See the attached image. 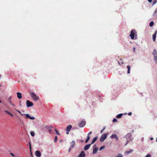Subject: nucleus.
I'll return each instance as SVG.
<instances>
[{"label":"nucleus","mask_w":157,"mask_h":157,"mask_svg":"<svg viewBox=\"0 0 157 157\" xmlns=\"http://www.w3.org/2000/svg\"><path fill=\"white\" fill-rule=\"evenodd\" d=\"M86 124V122L81 121L80 123L78 124V126L79 127H83Z\"/></svg>","instance_id":"nucleus-7"},{"label":"nucleus","mask_w":157,"mask_h":157,"mask_svg":"<svg viewBox=\"0 0 157 157\" xmlns=\"http://www.w3.org/2000/svg\"><path fill=\"white\" fill-rule=\"evenodd\" d=\"M90 136H87V138L85 140V142L86 143H87L88 141L90 139Z\"/></svg>","instance_id":"nucleus-22"},{"label":"nucleus","mask_w":157,"mask_h":157,"mask_svg":"<svg viewBox=\"0 0 157 157\" xmlns=\"http://www.w3.org/2000/svg\"><path fill=\"white\" fill-rule=\"evenodd\" d=\"M123 114H119L117 115V116L116 117L117 118H121L122 117V116Z\"/></svg>","instance_id":"nucleus-21"},{"label":"nucleus","mask_w":157,"mask_h":157,"mask_svg":"<svg viewBox=\"0 0 157 157\" xmlns=\"http://www.w3.org/2000/svg\"><path fill=\"white\" fill-rule=\"evenodd\" d=\"M16 110L19 113H21V112L20 111H19L17 110V109H16Z\"/></svg>","instance_id":"nucleus-41"},{"label":"nucleus","mask_w":157,"mask_h":157,"mask_svg":"<svg viewBox=\"0 0 157 157\" xmlns=\"http://www.w3.org/2000/svg\"><path fill=\"white\" fill-rule=\"evenodd\" d=\"M108 135L107 133L103 134L101 137L100 141V142H103L106 138Z\"/></svg>","instance_id":"nucleus-3"},{"label":"nucleus","mask_w":157,"mask_h":157,"mask_svg":"<svg viewBox=\"0 0 157 157\" xmlns=\"http://www.w3.org/2000/svg\"><path fill=\"white\" fill-rule=\"evenodd\" d=\"M11 98V97H10L8 99L9 100H10V98Z\"/></svg>","instance_id":"nucleus-44"},{"label":"nucleus","mask_w":157,"mask_h":157,"mask_svg":"<svg viewBox=\"0 0 157 157\" xmlns=\"http://www.w3.org/2000/svg\"><path fill=\"white\" fill-rule=\"evenodd\" d=\"M85 154L83 151H81V153L79 154L78 157H85Z\"/></svg>","instance_id":"nucleus-10"},{"label":"nucleus","mask_w":157,"mask_h":157,"mask_svg":"<svg viewBox=\"0 0 157 157\" xmlns=\"http://www.w3.org/2000/svg\"><path fill=\"white\" fill-rule=\"evenodd\" d=\"M130 66L129 65H128L127 66V68H128V71H127V73L129 74L130 73Z\"/></svg>","instance_id":"nucleus-19"},{"label":"nucleus","mask_w":157,"mask_h":157,"mask_svg":"<svg viewBox=\"0 0 157 157\" xmlns=\"http://www.w3.org/2000/svg\"><path fill=\"white\" fill-rule=\"evenodd\" d=\"M31 97L34 101H37L38 100L39 98L33 92H31L30 93Z\"/></svg>","instance_id":"nucleus-2"},{"label":"nucleus","mask_w":157,"mask_h":157,"mask_svg":"<svg viewBox=\"0 0 157 157\" xmlns=\"http://www.w3.org/2000/svg\"><path fill=\"white\" fill-rule=\"evenodd\" d=\"M9 102L10 104H11L12 103L11 100H9Z\"/></svg>","instance_id":"nucleus-43"},{"label":"nucleus","mask_w":157,"mask_h":157,"mask_svg":"<svg viewBox=\"0 0 157 157\" xmlns=\"http://www.w3.org/2000/svg\"><path fill=\"white\" fill-rule=\"evenodd\" d=\"M57 136H56L55 137V140H54V142H56L57 141Z\"/></svg>","instance_id":"nucleus-29"},{"label":"nucleus","mask_w":157,"mask_h":157,"mask_svg":"<svg viewBox=\"0 0 157 157\" xmlns=\"http://www.w3.org/2000/svg\"><path fill=\"white\" fill-rule=\"evenodd\" d=\"M35 155L37 157H40L41 155L40 152L39 151H36L35 152Z\"/></svg>","instance_id":"nucleus-9"},{"label":"nucleus","mask_w":157,"mask_h":157,"mask_svg":"<svg viewBox=\"0 0 157 157\" xmlns=\"http://www.w3.org/2000/svg\"><path fill=\"white\" fill-rule=\"evenodd\" d=\"M1 103V101L0 100V104Z\"/></svg>","instance_id":"nucleus-46"},{"label":"nucleus","mask_w":157,"mask_h":157,"mask_svg":"<svg viewBox=\"0 0 157 157\" xmlns=\"http://www.w3.org/2000/svg\"><path fill=\"white\" fill-rule=\"evenodd\" d=\"M11 104L13 106H15V105H14V104L13 103H12Z\"/></svg>","instance_id":"nucleus-45"},{"label":"nucleus","mask_w":157,"mask_h":157,"mask_svg":"<svg viewBox=\"0 0 157 157\" xmlns=\"http://www.w3.org/2000/svg\"><path fill=\"white\" fill-rule=\"evenodd\" d=\"M154 60L157 63V56H154Z\"/></svg>","instance_id":"nucleus-23"},{"label":"nucleus","mask_w":157,"mask_h":157,"mask_svg":"<svg viewBox=\"0 0 157 157\" xmlns=\"http://www.w3.org/2000/svg\"><path fill=\"white\" fill-rule=\"evenodd\" d=\"M145 157H151V156L150 154H147Z\"/></svg>","instance_id":"nucleus-34"},{"label":"nucleus","mask_w":157,"mask_h":157,"mask_svg":"<svg viewBox=\"0 0 157 157\" xmlns=\"http://www.w3.org/2000/svg\"><path fill=\"white\" fill-rule=\"evenodd\" d=\"M105 148V146H102L100 148V150H102V149L104 148Z\"/></svg>","instance_id":"nucleus-30"},{"label":"nucleus","mask_w":157,"mask_h":157,"mask_svg":"<svg viewBox=\"0 0 157 157\" xmlns=\"http://www.w3.org/2000/svg\"><path fill=\"white\" fill-rule=\"evenodd\" d=\"M157 34V30H156L154 34L153 35L152 38L153 40L154 41H155V38L156 37V35Z\"/></svg>","instance_id":"nucleus-12"},{"label":"nucleus","mask_w":157,"mask_h":157,"mask_svg":"<svg viewBox=\"0 0 157 157\" xmlns=\"http://www.w3.org/2000/svg\"><path fill=\"white\" fill-rule=\"evenodd\" d=\"M20 114L22 116H23L24 115H25L26 116L25 118L26 119H28V118H29V119L32 120H34L35 119L34 117H30L28 114H22L21 113Z\"/></svg>","instance_id":"nucleus-4"},{"label":"nucleus","mask_w":157,"mask_h":157,"mask_svg":"<svg viewBox=\"0 0 157 157\" xmlns=\"http://www.w3.org/2000/svg\"><path fill=\"white\" fill-rule=\"evenodd\" d=\"M156 141L157 142V138H156Z\"/></svg>","instance_id":"nucleus-47"},{"label":"nucleus","mask_w":157,"mask_h":157,"mask_svg":"<svg viewBox=\"0 0 157 157\" xmlns=\"http://www.w3.org/2000/svg\"><path fill=\"white\" fill-rule=\"evenodd\" d=\"M133 151V150L130 149V150L128 151H126L125 152V153L127 155H128L130 153H131L132 151Z\"/></svg>","instance_id":"nucleus-20"},{"label":"nucleus","mask_w":157,"mask_h":157,"mask_svg":"<svg viewBox=\"0 0 157 157\" xmlns=\"http://www.w3.org/2000/svg\"><path fill=\"white\" fill-rule=\"evenodd\" d=\"M17 97L18 98L20 99L22 98L21 94L20 92H17Z\"/></svg>","instance_id":"nucleus-14"},{"label":"nucleus","mask_w":157,"mask_h":157,"mask_svg":"<svg viewBox=\"0 0 157 157\" xmlns=\"http://www.w3.org/2000/svg\"><path fill=\"white\" fill-rule=\"evenodd\" d=\"M72 128V126L71 125H69L67 126L66 128V134L67 135L69 134V132Z\"/></svg>","instance_id":"nucleus-5"},{"label":"nucleus","mask_w":157,"mask_h":157,"mask_svg":"<svg viewBox=\"0 0 157 157\" xmlns=\"http://www.w3.org/2000/svg\"><path fill=\"white\" fill-rule=\"evenodd\" d=\"M148 1L150 2H151L152 1V0H148Z\"/></svg>","instance_id":"nucleus-42"},{"label":"nucleus","mask_w":157,"mask_h":157,"mask_svg":"<svg viewBox=\"0 0 157 157\" xmlns=\"http://www.w3.org/2000/svg\"><path fill=\"white\" fill-rule=\"evenodd\" d=\"M105 127H104L103 129L101 130V133H102V132H103V131L105 130Z\"/></svg>","instance_id":"nucleus-33"},{"label":"nucleus","mask_w":157,"mask_h":157,"mask_svg":"<svg viewBox=\"0 0 157 157\" xmlns=\"http://www.w3.org/2000/svg\"><path fill=\"white\" fill-rule=\"evenodd\" d=\"M110 137L112 139L113 138L116 139V141H117L118 140V137L117 136V135L115 134H113Z\"/></svg>","instance_id":"nucleus-8"},{"label":"nucleus","mask_w":157,"mask_h":157,"mask_svg":"<svg viewBox=\"0 0 157 157\" xmlns=\"http://www.w3.org/2000/svg\"><path fill=\"white\" fill-rule=\"evenodd\" d=\"M154 24V22L153 21H151L150 23V24H149L150 26L151 27H152L153 25Z\"/></svg>","instance_id":"nucleus-24"},{"label":"nucleus","mask_w":157,"mask_h":157,"mask_svg":"<svg viewBox=\"0 0 157 157\" xmlns=\"http://www.w3.org/2000/svg\"><path fill=\"white\" fill-rule=\"evenodd\" d=\"M55 132H56V134L57 135H60V134L59 133V132L56 129H55Z\"/></svg>","instance_id":"nucleus-25"},{"label":"nucleus","mask_w":157,"mask_h":157,"mask_svg":"<svg viewBox=\"0 0 157 157\" xmlns=\"http://www.w3.org/2000/svg\"><path fill=\"white\" fill-rule=\"evenodd\" d=\"M130 36L132 39H136L137 38V36L136 31L135 30H132L130 33Z\"/></svg>","instance_id":"nucleus-1"},{"label":"nucleus","mask_w":157,"mask_h":157,"mask_svg":"<svg viewBox=\"0 0 157 157\" xmlns=\"http://www.w3.org/2000/svg\"><path fill=\"white\" fill-rule=\"evenodd\" d=\"M118 63H119V64H120V63H119V62H118Z\"/></svg>","instance_id":"nucleus-48"},{"label":"nucleus","mask_w":157,"mask_h":157,"mask_svg":"<svg viewBox=\"0 0 157 157\" xmlns=\"http://www.w3.org/2000/svg\"><path fill=\"white\" fill-rule=\"evenodd\" d=\"M117 157H123V155L121 154H118Z\"/></svg>","instance_id":"nucleus-27"},{"label":"nucleus","mask_w":157,"mask_h":157,"mask_svg":"<svg viewBox=\"0 0 157 157\" xmlns=\"http://www.w3.org/2000/svg\"><path fill=\"white\" fill-rule=\"evenodd\" d=\"M30 134L31 135L33 136H34L35 133L33 132H30Z\"/></svg>","instance_id":"nucleus-26"},{"label":"nucleus","mask_w":157,"mask_h":157,"mask_svg":"<svg viewBox=\"0 0 157 157\" xmlns=\"http://www.w3.org/2000/svg\"><path fill=\"white\" fill-rule=\"evenodd\" d=\"M29 145L30 149V150H31V143L30 142H29Z\"/></svg>","instance_id":"nucleus-32"},{"label":"nucleus","mask_w":157,"mask_h":157,"mask_svg":"<svg viewBox=\"0 0 157 157\" xmlns=\"http://www.w3.org/2000/svg\"><path fill=\"white\" fill-rule=\"evenodd\" d=\"M72 148V147H70V148H69V151H68V152H69L70 151H71V149Z\"/></svg>","instance_id":"nucleus-40"},{"label":"nucleus","mask_w":157,"mask_h":157,"mask_svg":"<svg viewBox=\"0 0 157 157\" xmlns=\"http://www.w3.org/2000/svg\"><path fill=\"white\" fill-rule=\"evenodd\" d=\"M75 142L74 141H72L71 143V146L70 147L72 148H73L75 147Z\"/></svg>","instance_id":"nucleus-15"},{"label":"nucleus","mask_w":157,"mask_h":157,"mask_svg":"<svg viewBox=\"0 0 157 157\" xmlns=\"http://www.w3.org/2000/svg\"><path fill=\"white\" fill-rule=\"evenodd\" d=\"M48 130L49 131V132L50 133H52V129L51 128H48Z\"/></svg>","instance_id":"nucleus-28"},{"label":"nucleus","mask_w":157,"mask_h":157,"mask_svg":"<svg viewBox=\"0 0 157 157\" xmlns=\"http://www.w3.org/2000/svg\"><path fill=\"white\" fill-rule=\"evenodd\" d=\"M4 112L6 113L9 114V115H10V116H11L12 117H13V115L9 111L6 110H4Z\"/></svg>","instance_id":"nucleus-16"},{"label":"nucleus","mask_w":157,"mask_h":157,"mask_svg":"<svg viewBox=\"0 0 157 157\" xmlns=\"http://www.w3.org/2000/svg\"><path fill=\"white\" fill-rule=\"evenodd\" d=\"M153 54L154 55V56H157V52L155 49H154L153 52Z\"/></svg>","instance_id":"nucleus-18"},{"label":"nucleus","mask_w":157,"mask_h":157,"mask_svg":"<svg viewBox=\"0 0 157 157\" xmlns=\"http://www.w3.org/2000/svg\"><path fill=\"white\" fill-rule=\"evenodd\" d=\"M1 86V85H0V86Z\"/></svg>","instance_id":"nucleus-50"},{"label":"nucleus","mask_w":157,"mask_h":157,"mask_svg":"<svg viewBox=\"0 0 157 157\" xmlns=\"http://www.w3.org/2000/svg\"><path fill=\"white\" fill-rule=\"evenodd\" d=\"M117 121V119L114 118L113 120V122H116Z\"/></svg>","instance_id":"nucleus-31"},{"label":"nucleus","mask_w":157,"mask_h":157,"mask_svg":"<svg viewBox=\"0 0 157 157\" xmlns=\"http://www.w3.org/2000/svg\"><path fill=\"white\" fill-rule=\"evenodd\" d=\"M10 154L13 157H15V155L12 153H10Z\"/></svg>","instance_id":"nucleus-36"},{"label":"nucleus","mask_w":157,"mask_h":157,"mask_svg":"<svg viewBox=\"0 0 157 157\" xmlns=\"http://www.w3.org/2000/svg\"><path fill=\"white\" fill-rule=\"evenodd\" d=\"M98 138V137L97 136H96V137H94V139H93V140L92 141V142L91 143V144L94 143L97 140Z\"/></svg>","instance_id":"nucleus-17"},{"label":"nucleus","mask_w":157,"mask_h":157,"mask_svg":"<svg viewBox=\"0 0 157 157\" xmlns=\"http://www.w3.org/2000/svg\"><path fill=\"white\" fill-rule=\"evenodd\" d=\"M92 132H89V133H88V136H90V135L92 133Z\"/></svg>","instance_id":"nucleus-35"},{"label":"nucleus","mask_w":157,"mask_h":157,"mask_svg":"<svg viewBox=\"0 0 157 157\" xmlns=\"http://www.w3.org/2000/svg\"><path fill=\"white\" fill-rule=\"evenodd\" d=\"M26 104L28 107L32 106L33 105V103L29 100L27 101Z\"/></svg>","instance_id":"nucleus-6"},{"label":"nucleus","mask_w":157,"mask_h":157,"mask_svg":"<svg viewBox=\"0 0 157 157\" xmlns=\"http://www.w3.org/2000/svg\"><path fill=\"white\" fill-rule=\"evenodd\" d=\"M98 147H95L94 148V147L93 149V154H95L96 153L97 151H98Z\"/></svg>","instance_id":"nucleus-13"},{"label":"nucleus","mask_w":157,"mask_h":157,"mask_svg":"<svg viewBox=\"0 0 157 157\" xmlns=\"http://www.w3.org/2000/svg\"><path fill=\"white\" fill-rule=\"evenodd\" d=\"M152 139H153V138H151V140H152Z\"/></svg>","instance_id":"nucleus-49"},{"label":"nucleus","mask_w":157,"mask_h":157,"mask_svg":"<svg viewBox=\"0 0 157 157\" xmlns=\"http://www.w3.org/2000/svg\"><path fill=\"white\" fill-rule=\"evenodd\" d=\"M157 2V1L156 0H155V1H154L153 2V4H155Z\"/></svg>","instance_id":"nucleus-38"},{"label":"nucleus","mask_w":157,"mask_h":157,"mask_svg":"<svg viewBox=\"0 0 157 157\" xmlns=\"http://www.w3.org/2000/svg\"><path fill=\"white\" fill-rule=\"evenodd\" d=\"M91 144H88L86 145L84 147V150H88L90 147Z\"/></svg>","instance_id":"nucleus-11"},{"label":"nucleus","mask_w":157,"mask_h":157,"mask_svg":"<svg viewBox=\"0 0 157 157\" xmlns=\"http://www.w3.org/2000/svg\"><path fill=\"white\" fill-rule=\"evenodd\" d=\"M132 114V113L131 112H129L128 113V115L129 116H131Z\"/></svg>","instance_id":"nucleus-39"},{"label":"nucleus","mask_w":157,"mask_h":157,"mask_svg":"<svg viewBox=\"0 0 157 157\" xmlns=\"http://www.w3.org/2000/svg\"><path fill=\"white\" fill-rule=\"evenodd\" d=\"M133 50L134 52H135L136 51V48L135 47L133 48Z\"/></svg>","instance_id":"nucleus-37"}]
</instances>
